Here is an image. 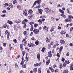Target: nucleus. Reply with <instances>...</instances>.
I'll return each mask as SVG.
<instances>
[{
  "label": "nucleus",
  "instance_id": "774afa93",
  "mask_svg": "<svg viewBox=\"0 0 73 73\" xmlns=\"http://www.w3.org/2000/svg\"><path fill=\"white\" fill-rule=\"evenodd\" d=\"M54 72L55 73H57V72H58V70L56 69L54 71Z\"/></svg>",
  "mask_w": 73,
  "mask_h": 73
},
{
  "label": "nucleus",
  "instance_id": "79ce46f5",
  "mask_svg": "<svg viewBox=\"0 0 73 73\" xmlns=\"http://www.w3.org/2000/svg\"><path fill=\"white\" fill-rule=\"evenodd\" d=\"M9 49H12V46H11V44H9Z\"/></svg>",
  "mask_w": 73,
  "mask_h": 73
},
{
  "label": "nucleus",
  "instance_id": "4468645a",
  "mask_svg": "<svg viewBox=\"0 0 73 73\" xmlns=\"http://www.w3.org/2000/svg\"><path fill=\"white\" fill-rule=\"evenodd\" d=\"M32 13H33V11H32V10L31 9L28 12V13L29 15H32Z\"/></svg>",
  "mask_w": 73,
  "mask_h": 73
},
{
  "label": "nucleus",
  "instance_id": "bf43d9fd",
  "mask_svg": "<svg viewBox=\"0 0 73 73\" xmlns=\"http://www.w3.org/2000/svg\"><path fill=\"white\" fill-rule=\"evenodd\" d=\"M37 3V1H36L33 4V5H36V4Z\"/></svg>",
  "mask_w": 73,
  "mask_h": 73
},
{
  "label": "nucleus",
  "instance_id": "473e14b6",
  "mask_svg": "<svg viewBox=\"0 0 73 73\" xmlns=\"http://www.w3.org/2000/svg\"><path fill=\"white\" fill-rule=\"evenodd\" d=\"M23 61L22 60L21 62L20 63V65H23V64H24V62L25 61V60H23Z\"/></svg>",
  "mask_w": 73,
  "mask_h": 73
},
{
  "label": "nucleus",
  "instance_id": "ddd939ff",
  "mask_svg": "<svg viewBox=\"0 0 73 73\" xmlns=\"http://www.w3.org/2000/svg\"><path fill=\"white\" fill-rule=\"evenodd\" d=\"M38 11L39 13H40V14H42V12L43 11L42 9H38Z\"/></svg>",
  "mask_w": 73,
  "mask_h": 73
},
{
  "label": "nucleus",
  "instance_id": "de8ad7c7",
  "mask_svg": "<svg viewBox=\"0 0 73 73\" xmlns=\"http://www.w3.org/2000/svg\"><path fill=\"white\" fill-rule=\"evenodd\" d=\"M56 56L57 57H58V58H59L60 57V54L58 53L57 54Z\"/></svg>",
  "mask_w": 73,
  "mask_h": 73
},
{
  "label": "nucleus",
  "instance_id": "49530a36",
  "mask_svg": "<svg viewBox=\"0 0 73 73\" xmlns=\"http://www.w3.org/2000/svg\"><path fill=\"white\" fill-rule=\"evenodd\" d=\"M37 68H34V69H33V71H34V72H37Z\"/></svg>",
  "mask_w": 73,
  "mask_h": 73
},
{
  "label": "nucleus",
  "instance_id": "0e129e2a",
  "mask_svg": "<svg viewBox=\"0 0 73 73\" xmlns=\"http://www.w3.org/2000/svg\"><path fill=\"white\" fill-rule=\"evenodd\" d=\"M50 47H51V46H50V45L49 44L48 47V49H50Z\"/></svg>",
  "mask_w": 73,
  "mask_h": 73
},
{
  "label": "nucleus",
  "instance_id": "f8f14e48",
  "mask_svg": "<svg viewBox=\"0 0 73 73\" xmlns=\"http://www.w3.org/2000/svg\"><path fill=\"white\" fill-rule=\"evenodd\" d=\"M37 21L38 22H39V25H41V24H42V21L40 19H39Z\"/></svg>",
  "mask_w": 73,
  "mask_h": 73
},
{
  "label": "nucleus",
  "instance_id": "0eeeda50",
  "mask_svg": "<svg viewBox=\"0 0 73 73\" xmlns=\"http://www.w3.org/2000/svg\"><path fill=\"white\" fill-rule=\"evenodd\" d=\"M37 58L39 61H40V54L38 53L37 55Z\"/></svg>",
  "mask_w": 73,
  "mask_h": 73
},
{
  "label": "nucleus",
  "instance_id": "8fccbe9b",
  "mask_svg": "<svg viewBox=\"0 0 73 73\" xmlns=\"http://www.w3.org/2000/svg\"><path fill=\"white\" fill-rule=\"evenodd\" d=\"M2 12L3 13H7V12H6V10H3L2 11Z\"/></svg>",
  "mask_w": 73,
  "mask_h": 73
},
{
  "label": "nucleus",
  "instance_id": "412c9836",
  "mask_svg": "<svg viewBox=\"0 0 73 73\" xmlns=\"http://www.w3.org/2000/svg\"><path fill=\"white\" fill-rule=\"evenodd\" d=\"M68 17L69 19H70V20H72V18H73V16H72L71 15H69L68 16Z\"/></svg>",
  "mask_w": 73,
  "mask_h": 73
},
{
  "label": "nucleus",
  "instance_id": "423d86ee",
  "mask_svg": "<svg viewBox=\"0 0 73 73\" xmlns=\"http://www.w3.org/2000/svg\"><path fill=\"white\" fill-rule=\"evenodd\" d=\"M41 65V62H40L39 63H37L34 64V66L36 67L37 66H40Z\"/></svg>",
  "mask_w": 73,
  "mask_h": 73
},
{
  "label": "nucleus",
  "instance_id": "9d476101",
  "mask_svg": "<svg viewBox=\"0 0 73 73\" xmlns=\"http://www.w3.org/2000/svg\"><path fill=\"white\" fill-rule=\"evenodd\" d=\"M71 21H72V19H66L65 20L66 22H68L69 23H70Z\"/></svg>",
  "mask_w": 73,
  "mask_h": 73
},
{
  "label": "nucleus",
  "instance_id": "f704fd0d",
  "mask_svg": "<svg viewBox=\"0 0 73 73\" xmlns=\"http://www.w3.org/2000/svg\"><path fill=\"white\" fill-rule=\"evenodd\" d=\"M9 36H10V33H9L7 35V38H9Z\"/></svg>",
  "mask_w": 73,
  "mask_h": 73
},
{
  "label": "nucleus",
  "instance_id": "4c0bfd02",
  "mask_svg": "<svg viewBox=\"0 0 73 73\" xmlns=\"http://www.w3.org/2000/svg\"><path fill=\"white\" fill-rule=\"evenodd\" d=\"M37 3L38 4H40L41 3V0H37Z\"/></svg>",
  "mask_w": 73,
  "mask_h": 73
},
{
  "label": "nucleus",
  "instance_id": "a18cd8bd",
  "mask_svg": "<svg viewBox=\"0 0 73 73\" xmlns=\"http://www.w3.org/2000/svg\"><path fill=\"white\" fill-rule=\"evenodd\" d=\"M41 69L40 68H39L38 69V73H41Z\"/></svg>",
  "mask_w": 73,
  "mask_h": 73
},
{
  "label": "nucleus",
  "instance_id": "6e6d98bb",
  "mask_svg": "<svg viewBox=\"0 0 73 73\" xmlns=\"http://www.w3.org/2000/svg\"><path fill=\"white\" fill-rule=\"evenodd\" d=\"M66 56H69V52H68L66 54Z\"/></svg>",
  "mask_w": 73,
  "mask_h": 73
},
{
  "label": "nucleus",
  "instance_id": "7ed1b4c3",
  "mask_svg": "<svg viewBox=\"0 0 73 73\" xmlns=\"http://www.w3.org/2000/svg\"><path fill=\"white\" fill-rule=\"evenodd\" d=\"M14 22L15 23H16L17 24H18L19 23H20L21 22V20L20 19H19L18 20H15Z\"/></svg>",
  "mask_w": 73,
  "mask_h": 73
},
{
  "label": "nucleus",
  "instance_id": "6ab92c4d",
  "mask_svg": "<svg viewBox=\"0 0 73 73\" xmlns=\"http://www.w3.org/2000/svg\"><path fill=\"white\" fill-rule=\"evenodd\" d=\"M66 33V31L65 30L62 31L61 32V35H64Z\"/></svg>",
  "mask_w": 73,
  "mask_h": 73
},
{
  "label": "nucleus",
  "instance_id": "c9c22d12",
  "mask_svg": "<svg viewBox=\"0 0 73 73\" xmlns=\"http://www.w3.org/2000/svg\"><path fill=\"white\" fill-rule=\"evenodd\" d=\"M60 16H62V17H63L64 19H65V18H66L65 15L64 14H61L60 15Z\"/></svg>",
  "mask_w": 73,
  "mask_h": 73
},
{
  "label": "nucleus",
  "instance_id": "72a5a7b5",
  "mask_svg": "<svg viewBox=\"0 0 73 73\" xmlns=\"http://www.w3.org/2000/svg\"><path fill=\"white\" fill-rule=\"evenodd\" d=\"M66 10H67V13H69L70 14L71 13V11H70L69 10H68V9H67Z\"/></svg>",
  "mask_w": 73,
  "mask_h": 73
},
{
  "label": "nucleus",
  "instance_id": "a878e982",
  "mask_svg": "<svg viewBox=\"0 0 73 73\" xmlns=\"http://www.w3.org/2000/svg\"><path fill=\"white\" fill-rule=\"evenodd\" d=\"M9 33H9V32L8 31V30H6L5 31V35H7V34H8Z\"/></svg>",
  "mask_w": 73,
  "mask_h": 73
},
{
  "label": "nucleus",
  "instance_id": "5fc2aeb1",
  "mask_svg": "<svg viewBox=\"0 0 73 73\" xmlns=\"http://www.w3.org/2000/svg\"><path fill=\"white\" fill-rule=\"evenodd\" d=\"M22 53L23 54V56H24V54H25V51H23L22 52Z\"/></svg>",
  "mask_w": 73,
  "mask_h": 73
},
{
  "label": "nucleus",
  "instance_id": "20e7f679",
  "mask_svg": "<svg viewBox=\"0 0 73 73\" xmlns=\"http://www.w3.org/2000/svg\"><path fill=\"white\" fill-rule=\"evenodd\" d=\"M27 22H28V19H24L22 22V24H25V23H27Z\"/></svg>",
  "mask_w": 73,
  "mask_h": 73
},
{
  "label": "nucleus",
  "instance_id": "7c9ffc66",
  "mask_svg": "<svg viewBox=\"0 0 73 73\" xmlns=\"http://www.w3.org/2000/svg\"><path fill=\"white\" fill-rule=\"evenodd\" d=\"M27 64H24L22 66V67L23 68H26V66Z\"/></svg>",
  "mask_w": 73,
  "mask_h": 73
},
{
  "label": "nucleus",
  "instance_id": "680f3d73",
  "mask_svg": "<svg viewBox=\"0 0 73 73\" xmlns=\"http://www.w3.org/2000/svg\"><path fill=\"white\" fill-rule=\"evenodd\" d=\"M29 24H30V25H32V24H35V23H34V22H31Z\"/></svg>",
  "mask_w": 73,
  "mask_h": 73
},
{
  "label": "nucleus",
  "instance_id": "1a4fd4ad",
  "mask_svg": "<svg viewBox=\"0 0 73 73\" xmlns=\"http://www.w3.org/2000/svg\"><path fill=\"white\" fill-rule=\"evenodd\" d=\"M63 46H60V48L59 49V53L60 54H61V52H62V49H63Z\"/></svg>",
  "mask_w": 73,
  "mask_h": 73
},
{
  "label": "nucleus",
  "instance_id": "4be33fe9",
  "mask_svg": "<svg viewBox=\"0 0 73 73\" xmlns=\"http://www.w3.org/2000/svg\"><path fill=\"white\" fill-rule=\"evenodd\" d=\"M59 67L60 69H62V64L61 63L59 64Z\"/></svg>",
  "mask_w": 73,
  "mask_h": 73
},
{
  "label": "nucleus",
  "instance_id": "9b49d317",
  "mask_svg": "<svg viewBox=\"0 0 73 73\" xmlns=\"http://www.w3.org/2000/svg\"><path fill=\"white\" fill-rule=\"evenodd\" d=\"M23 13L24 15L25 16H27L28 15V14H27V12L26 10L23 11Z\"/></svg>",
  "mask_w": 73,
  "mask_h": 73
},
{
  "label": "nucleus",
  "instance_id": "c85d7f7f",
  "mask_svg": "<svg viewBox=\"0 0 73 73\" xmlns=\"http://www.w3.org/2000/svg\"><path fill=\"white\" fill-rule=\"evenodd\" d=\"M17 8L19 10H20L21 9V7L19 5L17 6Z\"/></svg>",
  "mask_w": 73,
  "mask_h": 73
},
{
  "label": "nucleus",
  "instance_id": "c756f323",
  "mask_svg": "<svg viewBox=\"0 0 73 73\" xmlns=\"http://www.w3.org/2000/svg\"><path fill=\"white\" fill-rule=\"evenodd\" d=\"M46 40L47 42H49L50 41L49 40V39L48 38H46Z\"/></svg>",
  "mask_w": 73,
  "mask_h": 73
},
{
  "label": "nucleus",
  "instance_id": "37998d69",
  "mask_svg": "<svg viewBox=\"0 0 73 73\" xmlns=\"http://www.w3.org/2000/svg\"><path fill=\"white\" fill-rule=\"evenodd\" d=\"M65 58H64L63 57H62V61L63 62H64V61H65Z\"/></svg>",
  "mask_w": 73,
  "mask_h": 73
},
{
  "label": "nucleus",
  "instance_id": "a211bd4d",
  "mask_svg": "<svg viewBox=\"0 0 73 73\" xmlns=\"http://www.w3.org/2000/svg\"><path fill=\"white\" fill-rule=\"evenodd\" d=\"M65 63L66 64H69V63H70V62H69V60H65Z\"/></svg>",
  "mask_w": 73,
  "mask_h": 73
},
{
  "label": "nucleus",
  "instance_id": "13d9d810",
  "mask_svg": "<svg viewBox=\"0 0 73 73\" xmlns=\"http://www.w3.org/2000/svg\"><path fill=\"white\" fill-rule=\"evenodd\" d=\"M73 66H70V70H72V69H73Z\"/></svg>",
  "mask_w": 73,
  "mask_h": 73
},
{
  "label": "nucleus",
  "instance_id": "2eb2a0df",
  "mask_svg": "<svg viewBox=\"0 0 73 73\" xmlns=\"http://www.w3.org/2000/svg\"><path fill=\"white\" fill-rule=\"evenodd\" d=\"M50 59L46 61V65H49V63H50Z\"/></svg>",
  "mask_w": 73,
  "mask_h": 73
},
{
  "label": "nucleus",
  "instance_id": "58836bf2",
  "mask_svg": "<svg viewBox=\"0 0 73 73\" xmlns=\"http://www.w3.org/2000/svg\"><path fill=\"white\" fill-rule=\"evenodd\" d=\"M9 5H11V6H10V8H12L13 7V5H11V3H9Z\"/></svg>",
  "mask_w": 73,
  "mask_h": 73
},
{
  "label": "nucleus",
  "instance_id": "603ef678",
  "mask_svg": "<svg viewBox=\"0 0 73 73\" xmlns=\"http://www.w3.org/2000/svg\"><path fill=\"white\" fill-rule=\"evenodd\" d=\"M73 30V27H72L70 29V32H71Z\"/></svg>",
  "mask_w": 73,
  "mask_h": 73
},
{
  "label": "nucleus",
  "instance_id": "b1692460",
  "mask_svg": "<svg viewBox=\"0 0 73 73\" xmlns=\"http://www.w3.org/2000/svg\"><path fill=\"white\" fill-rule=\"evenodd\" d=\"M59 11L60 12V13H61L62 14H64V11L62 10L61 9H59Z\"/></svg>",
  "mask_w": 73,
  "mask_h": 73
},
{
  "label": "nucleus",
  "instance_id": "aec40b11",
  "mask_svg": "<svg viewBox=\"0 0 73 73\" xmlns=\"http://www.w3.org/2000/svg\"><path fill=\"white\" fill-rule=\"evenodd\" d=\"M45 9H46L45 11H46V13H49V8L48 7H46L45 8Z\"/></svg>",
  "mask_w": 73,
  "mask_h": 73
},
{
  "label": "nucleus",
  "instance_id": "bb28decb",
  "mask_svg": "<svg viewBox=\"0 0 73 73\" xmlns=\"http://www.w3.org/2000/svg\"><path fill=\"white\" fill-rule=\"evenodd\" d=\"M35 44L37 45H38L39 44V41L38 40H36L35 41Z\"/></svg>",
  "mask_w": 73,
  "mask_h": 73
},
{
  "label": "nucleus",
  "instance_id": "f3484780",
  "mask_svg": "<svg viewBox=\"0 0 73 73\" xmlns=\"http://www.w3.org/2000/svg\"><path fill=\"white\" fill-rule=\"evenodd\" d=\"M69 72L67 70H64L63 71V73H68Z\"/></svg>",
  "mask_w": 73,
  "mask_h": 73
},
{
  "label": "nucleus",
  "instance_id": "f03ea898",
  "mask_svg": "<svg viewBox=\"0 0 73 73\" xmlns=\"http://www.w3.org/2000/svg\"><path fill=\"white\" fill-rule=\"evenodd\" d=\"M27 36H26V37L22 41V42L23 43H25V44H27Z\"/></svg>",
  "mask_w": 73,
  "mask_h": 73
},
{
  "label": "nucleus",
  "instance_id": "ea45409f",
  "mask_svg": "<svg viewBox=\"0 0 73 73\" xmlns=\"http://www.w3.org/2000/svg\"><path fill=\"white\" fill-rule=\"evenodd\" d=\"M23 33L25 36H27V31H25L23 32Z\"/></svg>",
  "mask_w": 73,
  "mask_h": 73
},
{
  "label": "nucleus",
  "instance_id": "864d4df0",
  "mask_svg": "<svg viewBox=\"0 0 73 73\" xmlns=\"http://www.w3.org/2000/svg\"><path fill=\"white\" fill-rule=\"evenodd\" d=\"M15 66L16 68H18V65L16 63L15 65Z\"/></svg>",
  "mask_w": 73,
  "mask_h": 73
},
{
  "label": "nucleus",
  "instance_id": "3c124183",
  "mask_svg": "<svg viewBox=\"0 0 73 73\" xmlns=\"http://www.w3.org/2000/svg\"><path fill=\"white\" fill-rule=\"evenodd\" d=\"M17 3V1L16 0H14L13 1V4H15V3Z\"/></svg>",
  "mask_w": 73,
  "mask_h": 73
},
{
  "label": "nucleus",
  "instance_id": "cd10ccee",
  "mask_svg": "<svg viewBox=\"0 0 73 73\" xmlns=\"http://www.w3.org/2000/svg\"><path fill=\"white\" fill-rule=\"evenodd\" d=\"M20 48H21V50H23V45L21 44H20Z\"/></svg>",
  "mask_w": 73,
  "mask_h": 73
},
{
  "label": "nucleus",
  "instance_id": "dca6fc26",
  "mask_svg": "<svg viewBox=\"0 0 73 73\" xmlns=\"http://www.w3.org/2000/svg\"><path fill=\"white\" fill-rule=\"evenodd\" d=\"M7 23H9V24H10V25H12V24H13V22H12V21H9V20H7Z\"/></svg>",
  "mask_w": 73,
  "mask_h": 73
},
{
  "label": "nucleus",
  "instance_id": "4d7b16f0",
  "mask_svg": "<svg viewBox=\"0 0 73 73\" xmlns=\"http://www.w3.org/2000/svg\"><path fill=\"white\" fill-rule=\"evenodd\" d=\"M34 27H37L38 26V24H35L34 25Z\"/></svg>",
  "mask_w": 73,
  "mask_h": 73
},
{
  "label": "nucleus",
  "instance_id": "e433bc0d",
  "mask_svg": "<svg viewBox=\"0 0 73 73\" xmlns=\"http://www.w3.org/2000/svg\"><path fill=\"white\" fill-rule=\"evenodd\" d=\"M54 31V28L52 27H51L50 30V32H53V31Z\"/></svg>",
  "mask_w": 73,
  "mask_h": 73
},
{
  "label": "nucleus",
  "instance_id": "e2e57ef3",
  "mask_svg": "<svg viewBox=\"0 0 73 73\" xmlns=\"http://www.w3.org/2000/svg\"><path fill=\"white\" fill-rule=\"evenodd\" d=\"M53 41H51L50 43V45H53Z\"/></svg>",
  "mask_w": 73,
  "mask_h": 73
},
{
  "label": "nucleus",
  "instance_id": "052dcab7",
  "mask_svg": "<svg viewBox=\"0 0 73 73\" xmlns=\"http://www.w3.org/2000/svg\"><path fill=\"white\" fill-rule=\"evenodd\" d=\"M29 58H25V60L26 61H29V60H28V59Z\"/></svg>",
  "mask_w": 73,
  "mask_h": 73
},
{
  "label": "nucleus",
  "instance_id": "a19ab883",
  "mask_svg": "<svg viewBox=\"0 0 73 73\" xmlns=\"http://www.w3.org/2000/svg\"><path fill=\"white\" fill-rule=\"evenodd\" d=\"M32 46H35V45L32 43L31 45H30L29 47H32Z\"/></svg>",
  "mask_w": 73,
  "mask_h": 73
},
{
  "label": "nucleus",
  "instance_id": "6e6552de",
  "mask_svg": "<svg viewBox=\"0 0 73 73\" xmlns=\"http://www.w3.org/2000/svg\"><path fill=\"white\" fill-rule=\"evenodd\" d=\"M65 43V40L62 39L60 40V44H64Z\"/></svg>",
  "mask_w": 73,
  "mask_h": 73
},
{
  "label": "nucleus",
  "instance_id": "393cba45",
  "mask_svg": "<svg viewBox=\"0 0 73 73\" xmlns=\"http://www.w3.org/2000/svg\"><path fill=\"white\" fill-rule=\"evenodd\" d=\"M43 29H45V30H46V31H48V28L47 27H46V26H44L43 27Z\"/></svg>",
  "mask_w": 73,
  "mask_h": 73
},
{
  "label": "nucleus",
  "instance_id": "09e8293b",
  "mask_svg": "<svg viewBox=\"0 0 73 73\" xmlns=\"http://www.w3.org/2000/svg\"><path fill=\"white\" fill-rule=\"evenodd\" d=\"M3 45L4 47H5L6 46V45H7V43H4L3 44Z\"/></svg>",
  "mask_w": 73,
  "mask_h": 73
},
{
  "label": "nucleus",
  "instance_id": "5701e85b",
  "mask_svg": "<svg viewBox=\"0 0 73 73\" xmlns=\"http://www.w3.org/2000/svg\"><path fill=\"white\" fill-rule=\"evenodd\" d=\"M45 47H43L42 48V50L41 51L42 52H45Z\"/></svg>",
  "mask_w": 73,
  "mask_h": 73
},
{
  "label": "nucleus",
  "instance_id": "2f4dec72",
  "mask_svg": "<svg viewBox=\"0 0 73 73\" xmlns=\"http://www.w3.org/2000/svg\"><path fill=\"white\" fill-rule=\"evenodd\" d=\"M14 28L15 31V30H16L17 31V27H16V26L14 25Z\"/></svg>",
  "mask_w": 73,
  "mask_h": 73
},
{
  "label": "nucleus",
  "instance_id": "69168bd1",
  "mask_svg": "<svg viewBox=\"0 0 73 73\" xmlns=\"http://www.w3.org/2000/svg\"><path fill=\"white\" fill-rule=\"evenodd\" d=\"M58 8H60L61 7V5L60 4H58L57 6Z\"/></svg>",
  "mask_w": 73,
  "mask_h": 73
},
{
  "label": "nucleus",
  "instance_id": "39448f33",
  "mask_svg": "<svg viewBox=\"0 0 73 73\" xmlns=\"http://www.w3.org/2000/svg\"><path fill=\"white\" fill-rule=\"evenodd\" d=\"M48 56L49 57H51L52 56V51H50L48 53Z\"/></svg>",
  "mask_w": 73,
  "mask_h": 73
},
{
  "label": "nucleus",
  "instance_id": "338daca9",
  "mask_svg": "<svg viewBox=\"0 0 73 73\" xmlns=\"http://www.w3.org/2000/svg\"><path fill=\"white\" fill-rule=\"evenodd\" d=\"M5 6H6V7H7V6H8V4L7 3H6L5 4Z\"/></svg>",
  "mask_w": 73,
  "mask_h": 73
},
{
  "label": "nucleus",
  "instance_id": "c03bdc74",
  "mask_svg": "<svg viewBox=\"0 0 73 73\" xmlns=\"http://www.w3.org/2000/svg\"><path fill=\"white\" fill-rule=\"evenodd\" d=\"M23 24L24 25V26L23 27L24 28H26L27 27V25H26V24L25 23V24Z\"/></svg>",
  "mask_w": 73,
  "mask_h": 73
},
{
  "label": "nucleus",
  "instance_id": "f257e3e1",
  "mask_svg": "<svg viewBox=\"0 0 73 73\" xmlns=\"http://www.w3.org/2000/svg\"><path fill=\"white\" fill-rule=\"evenodd\" d=\"M33 32L35 34H38V33L39 32V30L37 29H34L33 30Z\"/></svg>",
  "mask_w": 73,
  "mask_h": 73
}]
</instances>
